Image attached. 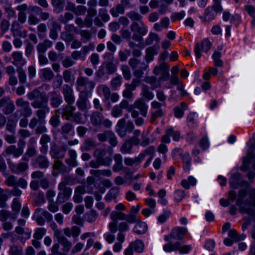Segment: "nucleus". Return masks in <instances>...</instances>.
Instances as JSON below:
<instances>
[{
	"label": "nucleus",
	"mask_w": 255,
	"mask_h": 255,
	"mask_svg": "<svg viewBox=\"0 0 255 255\" xmlns=\"http://www.w3.org/2000/svg\"><path fill=\"white\" fill-rule=\"evenodd\" d=\"M159 49V45L158 44H155L146 49L144 59L147 64L153 60L154 55L157 54Z\"/></svg>",
	"instance_id": "obj_21"
},
{
	"label": "nucleus",
	"mask_w": 255,
	"mask_h": 255,
	"mask_svg": "<svg viewBox=\"0 0 255 255\" xmlns=\"http://www.w3.org/2000/svg\"><path fill=\"white\" fill-rule=\"evenodd\" d=\"M254 158V153L253 151L248 152L247 156L243 159V164L240 167L241 170L242 171H246L248 170L249 168L250 164Z\"/></svg>",
	"instance_id": "obj_34"
},
{
	"label": "nucleus",
	"mask_w": 255,
	"mask_h": 255,
	"mask_svg": "<svg viewBox=\"0 0 255 255\" xmlns=\"http://www.w3.org/2000/svg\"><path fill=\"white\" fill-rule=\"evenodd\" d=\"M77 153L75 150L70 149L68 150V157L65 159V163L71 167L78 165L76 160Z\"/></svg>",
	"instance_id": "obj_22"
},
{
	"label": "nucleus",
	"mask_w": 255,
	"mask_h": 255,
	"mask_svg": "<svg viewBox=\"0 0 255 255\" xmlns=\"http://www.w3.org/2000/svg\"><path fill=\"white\" fill-rule=\"evenodd\" d=\"M33 165H38L40 168H47L49 165V162L46 157L39 155L35 159Z\"/></svg>",
	"instance_id": "obj_30"
},
{
	"label": "nucleus",
	"mask_w": 255,
	"mask_h": 255,
	"mask_svg": "<svg viewBox=\"0 0 255 255\" xmlns=\"http://www.w3.org/2000/svg\"><path fill=\"white\" fill-rule=\"evenodd\" d=\"M21 203L18 198H14L12 200L11 207L12 210L17 214L21 209Z\"/></svg>",
	"instance_id": "obj_62"
},
{
	"label": "nucleus",
	"mask_w": 255,
	"mask_h": 255,
	"mask_svg": "<svg viewBox=\"0 0 255 255\" xmlns=\"http://www.w3.org/2000/svg\"><path fill=\"white\" fill-rule=\"evenodd\" d=\"M67 150V146L63 145L59 147L53 146L50 151V154L53 158L62 159L65 157Z\"/></svg>",
	"instance_id": "obj_18"
},
{
	"label": "nucleus",
	"mask_w": 255,
	"mask_h": 255,
	"mask_svg": "<svg viewBox=\"0 0 255 255\" xmlns=\"http://www.w3.org/2000/svg\"><path fill=\"white\" fill-rule=\"evenodd\" d=\"M61 30V26L56 22L54 21L52 23V27L50 29L49 37L55 40L58 37V31Z\"/></svg>",
	"instance_id": "obj_38"
},
{
	"label": "nucleus",
	"mask_w": 255,
	"mask_h": 255,
	"mask_svg": "<svg viewBox=\"0 0 255 255\" xmlns=\"http://www.w3.org/2000/svg\"><path fill=\"white\" fill-rule=\"evenodd\" d=\"M131 51L128 49L121 50L119 52V58L121 62H125L130 55Z\"/></svg>",
	"instance_id": "obj_56"
},
{
	"label": "nucleus",
	"mask_w": 255,
	"mask_h": 255,
	"mask_svg": "<svg viewBox=\"0 0 255 255\" xmlns=\"http://www.w3.org/2000/svg\"><path fill=\"white\" fill-rule=\"evenodd\" d=\"M114 159L115 163L113 167V171L115 172H119L122 170L123 167L122 156L119 153L115 154L114 156Z\"/></svg>",
	"instance_id": "obj_33"
},
{
	"label": "nucleus",
	"mask_w": 255,
	"mask_h": 255,
	"mask_svg": "<svg viewBox=\"0 0 255 255\" xmlns=\"http://www.w3.org/2000/svg\"><path fill=\"white\" fill-rule=\"evenodd\" d=\"M130 28L133 32L132 38L136 41H141L143 39L142 36L146 35L147 33V27L142 21L139 22H133L130 25Z\"/></svg>",
	"instance_id": "obj_4"
},
{
	"label": "nucleus",
	"mask_w": 255,
	"mask_h": 255,
	"mask_svg": "<svg viewBox=\"0 0 255 255\" xmlns=\"http://www.w3.org/2000/svg\"><path fill=\"white\" fill-rule=\"evenodd\" d=\"M122 83V77L121 75H118L112 79L111 81V86L114 90H117L118 87L121 86Z\"/></svg>",
	"instance_id": "obj_53"
},
{
	"label": "nucleus",
	"mask_w": 255,
	"mask_h": 255,
	"mask_svg": "<svg viewBox=\"0 0 255 255\" xmlns=\"http://www.w3.org/2000/svg\"><path fill=\"white\" fill-rule=\"evenodd\" d=\"M63 77L64 81L67 83L70 82L74 80V76L70 69L64 71Z\"/></svg>",
	"instance_id": "obj_64"
},
{
	"label": "nucleus",
	"mask_w": 255,
	"mask_h": 255,
	"mask_svg": "<svg viewBox=\"0 0 255 255\" xmlns=\"http://www.w3.org/2000/svg\"><path fill=\"white\" fill-rule=\"evenodd\" d=\"M187 109V104L184 102L181 103L180 107H176L174 108L175 116L177 118H181L184 115V111Z\"/></svg>",
	"instance_id": "obj_44"
},
{
	"label": "nucleus",
	"mask_w": 255,
	"mask_h": 255,
	"mask_svg": "<svg viewBox=\"0 0 255 255\" xmlns=\"http://www.w3.org/2000/svg\"><path fill=\"white\" fill-rule=\"evenodd\" d=\"M247 195V191L241 189L239 192L238 198L236 201L237 205L239 207V211L242 214H247L251 217L255 215V211L253 209L255 204L250 201L246 200L244 202L243 199Z\"/></svg>",
	"instance_id": "obj_1"
},
{
	"label": "nucleus",
	"mask_w": 255,
	"mask_h": 255,
	"mask_svg": "<svg viewBox=\"0 0 255 255\" xmlns=\"http://www.w3.org/2000/svg\"><path fill=\"white\" fill-rule=\"evenodd\" d=\"M123 114V111L117 105L113 107L111 112V116L115 118L121 117Z\"/></svg>",
	"instance_id": "obj_60"
},
{
	"label": "nucleus",
	"mask_w": 255,
	"mask_h": 255,
	"mask_svg": "<svg viewBox=\"0 0 255 255\" xmlns=\"http://www.w3.org/2000/svg\"><path fill=\"white\" fill-rule=\"evenodd\" d=\"M15 103L18 107L21 109V113L24 117L28 118L32 115V110L28 101H24L22 98H18Z\"/></svg>",
	"instance_id": "obj_12"
},
{
	"label": "nucleus",
	"mask_w": 255,
	"mask_h": 255,
	"mask_svg": "<svg viewBox=\"0 0 255 255\" xmlns=\"http://www.w3.org/2000/svg\"><path fill=\"white\" fill-rule=\"evenodd\" d=\"M160 40L159 35L157 33L151 32L146 38L145 43L147 45H150L153 43L154 41L156 43H158Z\"/></svg>",
	"instance_id": "obj_45"
},
{
	"label": "nucleus",
	"mask_w": 255,
	"mask_h": 255,
	"mask_svg": "<svg viewBox=\"0 0 255 255\" xmlns=\"http://www.w3.org/2000/svg\"><path fill=\"white\" fill-rule=\"evenodd\" d=\"M187 229L184 227H177L172 229L169 235L165 236V240L170 241L172 239L176 240L182 239L187 233Z\"/></svg>",
	"instance_id": "obj_13"
},
{
	"label": "nucleus",
	"mask_w": 255,
	"mask_h": 255,
	"mask_svg": "<svg viewBox=\"0 0 255 255\" xmlns=\"http://www.w3.org/2000/svg\"><path fill=\"white\" fill-rule=\"evenodd\" d=\"M13 59L12 63L15 66H23L26 63L25 60L23 58L22 53L19 51H14L11 54Z\"/></svg>",
	"instance_id": "obj_29"
},
{
	"label": "nucleus",
	"mask_w": 255,
	"mask_h": 255,
	"mask_svg": "<svg viewBox=\"0 0 255 255\" xmlns=\"http://www.w3.org/2000/svg\"><path fill=\"white\" fill-rule=\"evenodd\" d=\"M151 152L150 149H145L142 152H141L137 156L133 158H125L124 159L125 163L127 166H131L133 165L139 164L146 156L147 154H150Z\"/></svg>",
	"instance_id": "obj_11"
},
{
	"label": "nucleus",
	"mask_w": 255,
	"mask_h": 255,
	"mask_svg": "<svg viewBox=\"0 0 255 255\" xmlns=\"http://www.w3.org/2000/svg\"><path fill=\"white\" fill-rule=\"evenodd\" d=\"M17 145L18 147L14 145L8 146L5 150L6 154L12 155L15 158L20 156L23 153L25 141L23 140H19Z\"/></svg>",
	"instance_id": "obj_9"
},
{
	"label": "nucleus",
	"mask_w": 255,
	"mask_h": 255,
	"mask_svg": "<svg viewBox=\"0 0 255 255\" xmlns=\"http://www.w3.org/2000/svg\"><path fill=\"white\" fill-rule=\"evenodd\" d=\"M129 245L136 253L140 254L142 253L144 250V244L140 240H136L132 242Z\"/></svg>",
	"instance_id": "obj_36"
},
{
	"label": "nucleus",
	"mask_w": 255,
	"mask_h": 255,
	"mask_svg": "<svg viewBox=\"0 0 255 255\" xmlns=\"http://www.w3.org/2000/svg\"><path fill=\"white\" fill-rule=\"evenodd\" d=\"M51 3L54 7V11L56 13H60L63 10L65 0H51Z\"/></svg>",
	"instance_id": "obj_39"
},
{
	"label": "nucleus",
	"mask_w": 255,
	"mask_h": 255,
	"mask_svg": "<svg viewBox=\"0 0 255 255\" xmlns=\"http://www.w3.org/2000/svg\"><path fill=\"white\" fill-rule=\"evenodd\" d=\"M132 145L128 139L126 140L122 144L120 151L123 154L130 153L132 148Z\"/></svg>",
	"instance_id": "obj_49"
},
{
	"label": "nucleus",
	"mask_w": 255,
	"mask_h": 255,
	"mask_svg": "<svg viewBox=\"0 0 255 255\" xmlns=\"http://www.w3.org/2000/svg\"><path fill=\"white\" fill-rule=\"evenodd\" d=\"M80 34L81 36V40L83 43L87 42L91 38V33L88 30H81Z\"/></svg>",
	"instance_id": "obj_63"
},
{
	"label": "nucleus",
	"mask_w": 255,
	"mask_h": 255,
	"mask_svg": "<svg viewBox=\"0 0 255 255\" xmlns=\"http://www.w3.org/2000/svg\"><path fill=\"white\" fill-rule=\"evenodd\" d=\"M97 88L102 91L105 100L108 101L110 99L111 92L110 88L108 86L102 84L99 85Z\"/></svg>",
	"instance_id": "obj_47"
},
{
	"label": "nucleus",
	"mask_w": 255,
	"mask_h": 255,
	"mask_svg": "<svg viewBox=\"0 0 255 255\" xmlns=\"http://www.w3.org/2000/svg\"><path fill=\"white\" fill-rule=\"evenodd\" d=\"M89 95L86 91L80 92L79 98L76 102V105L80 110L84 111L87 109Z\"/></svg>",
	"instance_id": "obj_19"
},
{
	"label": "nucleus",
	"mask_w": 255,
	"mask_h": 255,
	"mask_svg": "<svg viewBox=\"0 0 255 255\" xmlns=\"http://www.w3.org/2000/svg\"><path fill=\"white\" fill-rule=\"evenodd\" d=\"M121 69L124 78L127 80H130L131 75L129 67L127 65H122Z\"/></svg>",
	"instance_id": "obj_58"
},
{
	"label": "nucleus",
	"mask_w": 255,
	"mask_h": 255,
	"mask_svg": "<svg viewBox=\"0 0 255 255\" xmlns=\"http://www.w3.org/2000/svg\"><path fill=\"white\" fill-rule=\"evenodd\" d=\"M128 112L131 114V117L134 119V123L137 126H142L144 123V119L139 117V112L133 109L131 107H129L128 109Z\"/></svg>",
	"instance_id": "obj_27"
},
{
	"label": "nucleus",
	"mask_w": 255,
	"mask_h": 255,
	"mask_svg": "<svg viewBox=\"0 0 255 255\" xmlns=\"http://www.w3.org/2000/svg\"><path fill=\"white\" fill-rule=\"evenodd\" d=\"M133 109L136 108L139 110V113L143 117H146L147 115L148 106L145 103L144 99L140 98L135 100L133 105H130Z\"/></svg>",
	"instance_id": "obj_16"
},
{
	"label": "nucleus",
	"mask_w": 255,
	"mask_h": 255,
	"mask_svg": "<svg viewBox=\"0 0 255 255\" xmlns=\"http://www.w3.org/2000/svg\"><path fill=\"white\" fill-rule=\"evenodd\" d=\"M229 184L232 188H237L240 186H247L248 183L243 179L242 175L239 173H236L232 175L229 179Z\"/></svg>",
	"instance_id": "obj_14"
},
{
	"label": "nucleus",
	"mask_w": 255,
	"mask_h": 255,
	"mask_svg": "<svg viewBox=\"0 0 255 255\" xmlns=\"http://www.w3.org/2000/svg\"><path fill=\"white\" fill-rule=\"evenodd\" d=\"M133 230L136 234H143L147 230V226L145 222L139 219L138 222L135 223Z\"/></svg>",
	"instance_id": "obj_31"
},
{
	"label": "nucleus",
	"mask_w": 255,
	"mask_h": 255,
	"mask_svg": "<svg viewBox=\"0 0 255 255\" xmlns=\"http://www.w3.org/2000/svg\"><path fill=\"white\" fill-rule=\"evenodd\" d=\"M27 98L34 100L31 103V106L34 108H40L43 103H48V97L45 92H41L37 89H34L27 94Z\"/></svg>",
	"instance_id": "obj_2"
},
{
	"label": "nucleus",
	"mask_w": 255,
	"mask_h": 255,
	"mask_svg": "<svg viewBox=\"0 0 255 255\" xmlns=\"http://www.w3.org/2000/svg\"><path fill=\"white\" fill-rule=\"evenodd\" d=\"M144 81L146 83L149 84L151 86V89L152 90H154L161 86L159 80L157 81L156 78L154 76L146 77L144 79Z\"/></svg>",
	"instance_id": "obj_42"
},
{
	"label": "nucleus",
	"mask_w": 255,
	"mask_h": 255,
	"mask_svg": "<svg viewBox=\"0 0 255 255\" xmlns=\"http://www.w3.org/2000/svg\"><path fill=\"white\" fill-rule=\"evenodd\" d=\"M104 115L102 113L95 111L91 114L90 121L92 125L99 126L102 125V121L104 120Z\"/></svg>",
	"instance_id": "obj_28"
},
{
	"label": "nucleus",
	"mask_w": 255,
	"mask_h": 255,
	"mask_svg": "<svg viewBox=\"0 0 255 255\" xmlns=\"http://www.w3.org/2000/svg\"><path fill=\"white\" fill-rule=\"evenodd\" d=\"M74 15L69 12H66L61 14L58 17L59 21L62 23L66 24L69 21L74 18Z\"/></svg>",
	"instance_id": "obj_50"
},
{
	"label": "nucleus",
	"mask_w": 255,
	"mask_h": 255,
	"mask_svg": "<svg viewBox=\"0 0 255 255\" xmlns=\"http://www.w3.org/2000/svg\"><path fill=\"white\" fill-rule=\"evenodd\" d=\"M141 95L145 99L150 100L154 98V94L150 91L149 88L148 86L145 84H142L141 86Z\"/></svg>",
	"instance_id": "obj_43"
},
{
	"label": "nucleus",
	"mask_w": 255,
	"mask_h": 255,
	"mask_svg": "<svg viewBox=\"0 0 255 255\" xmlns=\"http://www.w3.org/2000/svg\"><path fill=\"white\" fill-rule=\"evenodd\" d=\"M125 11V9L120 3L117 4L115 7L112 8L110 10L111 15L115 17H118L120 14H124Z\"/></svg>",
	"instance_id": "obj_46"
},
{
	"label": "nucleus",
	"mask_w": 255,
	"mask_h": 255,
	"mask_svg": "<svg viewBox=\"0 0 255 255\" xmlns=\"http://www.w3.org/2000/svg\"><path fill=\"white\" fill-rule=\"evenodd\" d=\"M134 89L131 87V86H128L127 84H125V89L123 92V96L128 99H132L133 96L132 91Z\"/></svg>",
	"instance_id": "obj_52"
},
{
	"label": "nucleus",
	"mask_w": 255,
	"mask_h": 255,
	"mask_svg": "<svg viewBox=\"0 0 255 255\" xmlns=\"http://www.w3.org/2000/svg\"><path fill=\"white\" fill-rule=\"evenodd\" d=\"M76 90L78 91H86L90 95L94 89L96 83L94 81L90 80L88 78L79 76L76 80Z\"/></svg>",
	"instance_id": "obj_5"
},
{
	"label": "nucleus",
	"mask_w": 255,
	"mask_h": 255,
	"mask_svg": "<svg viewBox=\"0 0 255 255\" xmlns=\"http://www.w3.org/2000/svg\"><path fill=\"white\" fill-rule=\"evenodd\" d=\"M46 229L44 228H39L35 230L33 234V238L36 240H41L45 235Z\"/></svg>",
	"instance_id": "obj_61"
},
{
	"label": "nucleus",
	"mask_w": 255,
	"mask_h": 255,
	"mask_svg": "<svg viewBox=\"0 0 255 255\" xmlns=\"http://www.w3.org/2000/svg\"><path fill=\"white\" fill-rule=\"evenodd\" d=\"M217 12L213 9V7L209 6L205 9L204 20L206 21H210L215 18Z\"/></svg>",
	"instance_id": "obj_41"
},
{
	"label": "nucleus",
	"mask_w": 255,
	"mask_h": 255,
	"mask_svg": "<svg viewBox=\"0 0 255 255\" xmlns=\"http://www.w3.org/2000/svg\"><path fill=\"white\" fill-rule=\"evenodd\" d=\"M212 43L208 39H204L201 45L197 43L194 48V52L196 55V58L199 59L201 56L200 53V47L202 48V51L207 52L211 47Z\"/></svg>",
	"instance_id": "obj_17"
},
{
	"label": "nucleus",
	"mask_w": 255,
	"mask_h": 255,
	"mask_svg": "<svg viewBox=\"0 0 255 255\" xmlns=\"http://www.w3.org/2000/svg\"><path fill=\"white\" fill-rule=\"evenodd\" d=\"M126 120L124 118L120 119L116 124L115 131L119 136L121 137H125L126 135Z\"/></svg>",
	"instance_id": "obj_23"
},
{
	"label": "nucleus",
	"mask_w": 255,
	"mask_h": 255,
	"mask_svg": "<svg viewBox=\"0 0 255 255\" xmlns=\"http://www.w3.org/2000/svg\"><path fill=\"white\" fill-rule=\"evenodd\" d=\"M59 111L60 109H57L55 112V114L51 117L49 121V124L55 128L58 127L61 124Z\"/></svg>",
	"instance_id": "obj_37"
},
{
	"label": "nucleus",
	"mask_w": 255,
	"mask_h": 255,
	"mask_svg": "<svg viewBox=\"0 0 255 255\" xmlns=\"http://www.w3.org/2000/svg\"><path fill=\"white\" fill-rule=\"evenodd\" d=\"M36 111V115L37 119L40 120L39 125L35 129L37 134H41L47 131V128L44 126L46 114L50 111V108L48 106V103H43L42 106Z\"/></svg>",
	"instance_id": "obj_3"
},
{
	"label": "nucleus",
	"mask_w": 255,
	"mask_h": 255,
	"mask_svg": "<svg viewBox=\"0 0 255 255\" xmlns=\"http://www.w3.org/2000/svg\"><path fill=\"white\" fill-rule=\"evenodd\" d=\"M36 154V150L34 146H28L24 156L22 157V159L24 161H28L26 156L29 157L34 156Z\"/></svg>",
	"instance_id": "obj_55"
},
{
	"label": "nucleus",
	"mask_w": 255,
	"mask_h": 255,
	"mask_svg": "<svg viewBox=\"0 0 255 255\" xmlns=\"http://www.w3.org/2000/svg\"><path fill=\"white\" fill-rule=\"evenodd\" d=\"M169 66L165 62H161L159 66H156L154 68L153 73L154 74L158 75L160 72L166 70H169Z\"/></svg>",
	"instance_id": "obj_48"
},
{
	"label": "nucleus",
	"mask_w": 255,
	"mask_h": 255,
	"mask_svg": "<svg viewBox=\"0 0 255 255\" xmlns=\"http://www.w3.org/2000/svg\"><path fill=\"white\" fill-rule=\"evenodd\" d=\"M58 243L63 246V251L65 252H68L72 247V243L66 237L62 238V240L58 241Z\"/></svg>",
	"instance_id": "obj_59"
},
{
	"label": "nucleus",
	"mask_w": 255,
	"mask_h": 255,
	"mask_svg": "<svg viewBox=\"0 0 255 255\" xmlns=\"http://www.w3.org/2000/svg\"><path fill=\"white\" fill-rule=\"evenodd\" d=\"M32 219L36 221L38 225L43 226L45 223V219L47 222H51L53 219V216L46 210L38 208L35 210Z\"/></svg>",
	"instance_id": "obj_7"
},
{
	"label": "nucleus",
	"mask_w": 255,
	"mask_h": 255,
	"mask_svg": "<svg viewBox=\"0 0 255 255\" xmlns=\"http://www.w3.org/2000/svg\"><path fill=\"white\" fill-rule=\"evenodd\" d=\"M74 129V126L70 123L64 124L61 128V133L62 134H67L69 133Z\"/></svg>",
	"instance_id": "obj_57"
},
{
	"label": "nucleus",
	"mask_w": 255,
	"mask_h": 255,
	"mask_svg": "<svg viewBox=\"0 0 255 255\" xmlns=\"http://www.w3.org/2000/svg\"><path fill=\"white\" fill-rule=\"evenodd\" d=\"M162 105H165L163 103H159L156 101H153L151 103L152 109H155V111L152 112L150 118V122L153 123L157 118H162L164 115V111L161 109Z\"/></svg>",
	"instance_id": "obj_10"
},
{
	"label": "nucleus",
	"mask_w": 255,
	"mask_h": 255,
	"mask_svg": "<svg viewBox=\"0 0 255 255\" xmlns=\"http://www.w3.org/2000/svg\"><path fill=\"white\" fill-rule=\"evenodd\" d=\"M11 171L15 174H21L27 171L29 168L28 161L20 162L17 164L11 163L9 165Z\"/></svg>",
	"instance_id": "obj_20"
},
{
	"label": "nucleus",
	"mask_w": 255,
	"mask_h": 255,
	"mask_svg": "<svg viewBox=\"0 0 255 255\" xmlns=\"http://www.w3.org/2000/svg\"><path fill=\"white\" fill-rule=\"evenodd\" d=\"M50 95L51 106L54 108L58 107L63 102V100L60 94L55 91H53L50 93Z\"/></svg>",
	"instance_id": "obj_26"
},
{
	"label": "nucleus",
	"mask_w": 255,
	"mask_h": 255,
	"mask_svg": "<svg viewBox=\"0 0 255 255\" xmlns=\"http://www.w3.org/2000/svg\"><path fill=\"white\" fill-rule=\"evenodd\" d=\"M14 232L17 234L18 239L22 243H24L25 241L29 239L31 236V233L25 231L23 228L16 227Z\"/></svg>",
	"instance_id": "obj_24"
},
{
	"label": "nucleus",
	"mask_w": 255,
	"mask_h": 255,
	"mask_svg": "<svg viewBox=\"0 0 255 255\" xmlns=\"http://www.w3.org/2000/svg\"><path fill=\"white\" fill-rule=\"evenodd\" d=\"M15 107L14 103L9 97H4L0 99V109L5 115L11 114L15 110Z\"/></svg>",
	"instance_id": "obj_8"
},
{
	"label": "nucleus",
	"mask_w": 255,
	"mask_h": 255,
	"mask_svg": "<svg viewBox=\"0 0 255 255\" xmlns=\"http://www.w3.org/2000/svg\"><path fill=\"white\" fill-rule=\"evenodd\" d=\"M10 197L9 190L8 189H3L0 187V207L4 208L6 207V201Z\"/></svg>",
	"instance_id": "obj_32"
},
{
	"label": "nucleus",
	"mask_w": 255,
	"mask_h": 255,
	"mask_svg": "<svg viewBox=\"0 0 255 255\" xmlns=\"http://www.w3.org/2000/svg\"><path fill=\"white\" fill-rule=\"evenodd\" d=\"M125 217V213L122 212H118L117 211H113L111 212L110 215V218L112 221L117 222L118 220H124Z\"/></svg>",
	"instance_id": "obj_51"
},
{
	"label": "nucleus",
	"mask_w": 255,
	"mask_h": 255,
	"mask_svg": "<svg viewBox=\"0 0 255 255\" xmlns=\"http://www.w3.org/2000/svg\"><path fill=\"white\" fill-rule=\"evenodd\" d=\"M119 193V188L114 187L111 188L105 197V199L108 202L116 199Z\"/></svg>",
	"instance_id": "obj_40"
},
{
	"label": "nucleus",
	"mask_w": 255,
	"mask_h": 255,
	"mask_svg": "<svg viewBox=\"0 0 255 255\" xmlns=\"http://www.w3.org/2000/svg\"><path fill=\"white\" fill-rule=\"evenodd\" d=\"M40 77L46 81H51L53 77V71L49 68H45L40 70Z\"/></svg>",
	"instance_id": "obj_35"
},
{
	"label": "nucleus",
	"mask_w": 255,
	"mask_h": 255,
	"mask_svg": "<svg viewBox=\"0 0 255 255\" xmlns=\"http://www.w3.org/2000/svg\"><path fill=\"white\" fill-rule=\"evenodd\" d=\"M62 93L64 100L67 104L73 105L75 102V96L72 88L69 85L65 84L62 87Z\"/></svg>",
	"instance_id": "obj_15"
},
{
	"label": "nucleus",
	"mask_w": 255,
	"mask_h": 255,
	"mask_svg": "<svg viewBox=\"0 0 255 255\" xmlns=\"http://www.w3.org/2000/svg\"><path fill=\"white\" fill-rule=\"evenodd\" d=\"M68 177H65L64 180L58 185V189L60 190L58 193L56 202L57 203H62L67 200L71 196L72 189L70 187H67L68 184Z\"/></svg>",
	"instance_id": "obj_6"
},
{
	"label": "nucleus",
	"mask_w": 255,
	"mask_h": 255,
	"mask_svg": "<svg viewBox=\"0 0 255 255\" xmlns=\"http://www.w3.org/2000/svg\"><path fill=\"white\" fill-rule=\"evenodd\" d=\"M76 108L72 105L67 104L63 106L62 117L66 120H70Z\"/></svg>",
	"instance_id": "obj_25"
},
{
	"label": "nucleus",
	"mask_w": 255,
	"mask_h": 255,
	"mask_svg": "<svg viewBox=\"0 0 255 255\" xmlns=\"http://www.w3.org/2000/svg\"><path fill=\"white\" fill-rule=\"evenodd\" d=\"M9 255H23L22 248L18 245H13L10 248Z\"/></svg>",
	"instance_id": "obj_54"
}]
</instances>
